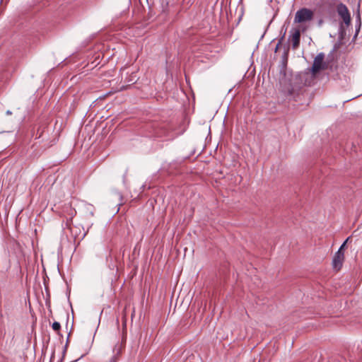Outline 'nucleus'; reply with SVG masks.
Wrapping results in <instances>:
<instances>
[{
    "label": "nucleus",
    "mask_w": 362,
    "mask_h": 362,
    "mask_svg": "<svg viewBox=\"0 0 362 362\" xmlns=\"http://www.w3.org/2000/svg\"><path fill=\"white\" fill-rule=\"evenodd\" d=\"M325 57V54L321 52L319 53L314 59L313 66L310 69L313 76H315L319 72L327 69V64L324 61Z\"/></svg>",
    "instance_id": "nucleus-2"
},
{
    "label": "nucleus",
    "mask_w": 362,
    "mask_h": 362,
    "mask_svg": "<svg viewBox=\"0 0 362 362\" xmlns=\"http://www.w3.org/2000/svg\"><path fill=\"white\" fill-rule=\"evenodd\" d=\"M61 328V325L58 322H54L53 324H52V329L56 331V332H58Z\"/></svg>",
    "instance_id": "nucleus-7"
},
{
    "label": "nucleus",
    "mask_w": 362,
    "mask_h": 362,
    "mask_svg": "<svg viewBox=\"0 0 362 362\" xmlns=\"http://www.w3.org/2000/svg\"><path fill=\"white\" fill-rule=\"evenodd\" d=\"M281 92L288 99L292 98L294 95V89L290 83L284 84L282 87Z\"/></svg>",
    "instance_id": "nucleus-6"
},
{
    "label": "nucleus",
    "mask_w": 362,
    "mask_h": 362,
    "mask_svg": "<svg viewBox=\"0 0 362 362\" xmlns=\"http://www.w3.org/2000/svg\"><path fill=\"white\" fill-rule=\"evenodd\" d=\"M6 113L7 115H11L12 114V112L10 110H7Z\"/></svg>",
    "instance_id": "nucleus-9"
},
{
    "label": "nucleus",
    "mask_w": 362,
    "mask_h": 362,
    "mask_svg": "<svg viewBox=\"0 0 362 362\" xmlns=\"http://www.w3.org/2000/svg\"><path fill=\"white\" fill-rule=\"evenodd\" d=\"M344 259V252L337 251L333 258L332 265L334 269L339 270L343 264V262Z\"/></svg>",
    "instance_id": "nucleus-5"
},
{
    "label": "nucleus",
    "mask_w": 362,
    "mask_h": 362,
    "mask_svg": "<svg viewBox=\"0 0 362 362\" xmlns=\"http://www.w3.org/2000/svg\"><path fill=\"white\" fill-rule=\"evenodd\" d=\"M349 238H348L345 240V242H344V243L341 245V247H339V249L338 250V251L343 252V250H344V247H345V245H346V244L347 241L349 240Z\"/></svg>",
    "instance_id": "nucleus-8"
},
{
    "label": "nucleus",
    "mask_w": 362,
    "mask_h": 362,
    "mask_svg": "<svg viewBox=\"0 0 362 362\" xmlns=\"http://www.w3.org/2000/svg\"><path fill=\"white\" fill-rule=\"evenodd\" d=\"M303 32L300 28H293L291 30L289 40L292 45L293 49H296L300 44V33Z\"/></svg>",
    "instance_id": "nucleus-4"
},
{
    "label": "nucleus",
    "mask_w": 362,
    "mask_h": 362,
    "mask_svg": "<svg viewBox=\"0 0 362 362\" xmlns=\"http://www.w3.org/2000/svg\"><path fill=\"white\" fill-rule=\"evenodd\" d=\"M314 12L310 9L303 8L298 10L295 14L293 22L298 23V28L302 29L305 32L308 28L310 22L313 19Z\"/></svg>",
    "instance_id": "nucleus-1"
},
{
    "label": "nucleus",
    "mask_w": 362,
    "mask_h": 362,
    "mask_svg": "<svg viewBox=\"0 0 362 362\" xmlns=\"http://www.w3.org/2000/svg\"><path fill=\"white\" fill-rule=\"evenodd\" d=\"M339 16L343 20L344 23L349 26L351 23V16L348 8L343 4H339L337 7Z\"/></svg>",
    "instance_id": "nucleus-3"
}]
</instances>
